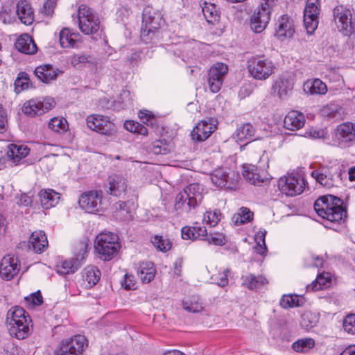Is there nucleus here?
<instances>
[{"mask_svg":"<svg viewBox=\"0 0 355 355\" xmlns=\"http://www.w3.org/2000/svg\"><path fill=\"white\" fill-rule=\"evenodd\" d=\"M267 283L266 278L262 275L255 276L252 274H249L242 277V286L250 290L258 289Z\"/></svg>","mask_w":355,"mask_h":355,"instance_id":"nucleus-40","label":"nucleus"},{"mask_svg":"<svg viewBox=\"0 0 355 355\" xmlns=\"http://www.w3.org/2000/svg\"><path fill=\"white\" fill-rule=\"evenodd\" d=\"M81 254H79L78 257L63 261L58 264L56 266L57 272L63 275L75 272L80 267L83 261L87 256L85 247L81 249Z\"/></svg>","mask_w":355,"mask_h":355,"instance_id":"nucleus-23","label":"nucleus"},{"mask_svg":"<svg viewBox=\"0 0 355 355\" xmlns=\"http://www.w3.org/2000/svg\"><path fill=\"white\" fill-rule=\"evenodd\" d=\"M343 328L345 331L355 334V314L348 315L343 321Z\"/></svg>","mask_w":355,"mask_h":355,"instance_id":"nucleus-59","label":"nucleus"},{"mask_svg":"<svg viewBox=\"0 0 355 355\" xmlns=\"http://www.w3.org/2000/svg\"><path fill=\"white\" fill-rule=\"evenodd\" d=\"M335 171L334 166L320 165L311 171V175L322 186L331 188L335 184Z\"/></svg>","mask_w":355,"mask_h":355,"instance_id":"nucleus-18","label":"nucleus"},{"mask_svg":"<svg viewBox=\"0 0 355 355\" xmlns=\"http://www.w3.org/2000/svg\"><path fill=\"white\" fill-rule=\"evenodd\" d=\"M210 179L217 187L232 189L238 182L239 175L230 168H218L211 173Z\"/></svg>","mask_w":355,"mask_h":355,"instance_id":"nucleus-11","label":"nucleus"},{"mask_svg":"<svg viewBox=\"0 0 355 355\" xmlns=\"http://www.w3.org/2000/svg\"><path fill=\"white\" fill-rule=\"evenodd\" d=\"M127 189V181L122 175L113 174L108 178L107 192L114 196H120Z\"/></svg>","mask_w":355,"mask_h":355,"instance_id":"nucleus-24","label":"nucleus"},{"mask_svg":"<svg viewBox=\"0 0 355 355\" xmlns=\"http://www.w3.org/2000/svg\"><path fill=\"white\" fill-rule=\"evenodd\" d=\"M24 300L28 306L41 305L43 303V298L40 291H37L29 296L25 297Z\"/></svg>","mask_w":355,"mask_h":355,"instance_id":"nucleus-57","label":"nucleus"},{"mask_svg":"<svg viewBox=\"0 0 355 355\" xmlns=\"http://www.w3.org/2000/svg\"><path fill=\"white\" fill-rule=\"evenodd\" d=\"M95 63V59L91 55L84 53L74 54L71 58V65L77 69H81L87 64L91 65Z\"/></svg>","mask_w":355,"mask_h":355,"instance_id":"nucleus-43","label":"nucleus"},{"mask_svg":"<svg viewBox=\"0 0 355 355\" xmlns=\"http://www.w3.org/2000/svg\"><path fill=\"white\" fill-rule=\"evenodd\" d=\"M135 208V205L132 201H119L116 203L115 216L121 220H129Z\"/></svg>","mask_w":355,"mask_h":355,"instance_id":"nucleus-37","label":"nucleus"},{"mask_svg":"<svg viewBox=\"0 0 355 355\" xmlns=\"http://www.w3.org/2000/svg\"><path fill=\"white\" fill-rule=\"evenodd\" d=\"M229 272V269H224L221 272L212 275L211 279L213 283L220 287H224L228 284L227 275Z\"/></svg>","mask_w":355,"mask_h":355,"instance_id":"nucleus-54","label":"nucleus"},{"mask_svg":"<svg viewBox=\"0 0 355 355\" xmlns=\"http://www.w3.org/2000/svg\"><path fill=\"white\" fill-rule=\"evenodd\" d=\"M15 46L19 52L25 54L33 55L37 51L35 42L28 34L21 35L17 40Z\"/></svg>","mask_w":355,"mask_h":355,"instance_id":"nucleus-29","label":"nucleus"},{"mask_svg":"<svg viewBox=\"0 0 355 355\" xmlns=\"http://www.w3.org/2000/svg\"><path fill=\"white\" fill-rule=\"evenodd\" d=\"M336 24L340 32L345 35H349L353 31L351 11L343 6H338L334 10Z\"/></svg>","mask_w":355,"mask_h":355,"instance_id":"nucleus-16","label":"nucleus"},{"mask_svg":"<svg viewBox=\"0 0 355 355\" xmlns=\"http://www.w3.org/2000/svg\"><path fill=\"white\" fill-rule=\"evenodd\" d=\"M292 80L284 75L279 76L274 83L272 90L279 98L285 99L293 89Z\"/></svg>","mask_w":355,"mask_h":355,"instance_id":"nucleus-26","label":"nucleus"},{"mask_svg":"<svg viewBox=\"0 0 355 355\" xmlns=\"http://www.w3.org/2000/svg\"><path fill=\"white\" fill-rule=\"evenodd\" d=\"M266 235V230H260L255 235V241L257 242V247L255 248L256 252L261 254L265 255L267 251L265 238Z\"/></svg>","mask_w":355,"mask_h":355,"instance_id":"nucleus-51","label":"nucleus"},{"mask_svg":"<svg viewBox=\"0 0 355 355\" xmlns=\"http://www.w3.org/2000/svg\"><path fill=\"white\" fill-rule=\"evenodd\" d=\"M336 137L339 146H351L355 142V124L351 122L340 124L337 126Z\"/></svg>","mask_w":355,"mask_h":355,"instance_id":"nucleus-19","label":"nucleus"},{"mask_svg":"<svg viewBox=\"0 0 355 355\" xmlns=\"http://www.w3.org/2000/svg\"><path fill=\"white\" fill-rule=\"evenodd\" d=\"M340 198L334 196H324L317 199L314 209L319 216L331 223L339 222L346 217L347 211Z\"/></svg>","mask_w":355,"mask_h":355,"instance_id":"nucleus-1","label":"nucleus"},{"mask_svg":"<svg viewBox=\"0 0 355 355\" xmlns=\"http://www.w3.org/2000/svg\"><path fill=\"white\" fill-rule=\"evenodd\" d=\"M38 196L42 207L46 209L55 207L60 198L59 193L50 189L41 190Z\"/></svg>","mask_w":355,"mask_h":355,"instance_id":"nucleus-32","label":"nucleus"},{"mask_svg":"<svg viewBox=\"0 0 355 355\" xmlns=\"http://www.w3.org/2000/svg\"><path fill=\"white\" fill-rule=\"evenodd\" d=\"M304 178L298 173H291L282 177L278 181V187L286 196L299 195L304 191Z\"/></svg>","mask_w":355,"mask_h":355,"instance_id":"nucleus-10","label":"nucleus"},{"mask_svg":"<svg viewBox=\"0 0 355 355\" xmlns=\"http://www.w3.org/2000/svg\"><path fill=\"white\" fill-rule=\"evenodd\" d=\"M223 81L218 78H214L208 75L207 83L212 93H217L221 88Z\"/></svg>","mask_w":355,"mask_h":355,"instance_id":"nucleus-61","label":"nucleus"},{"mask_svg":"<svg viewBox=\"0 0 355 355\" xmlns=\"http://www.w3.org/2000/svg\"><path fill=\"white\" fill-rule=\"evenodd\" d=\"M55 105L53 98H45L43 101L39 99H31L24 103L22 107V112L29 116H35L44 114Z\"/></svg>","mask_w":355,"mask_h":355,"instance_id":"nucleus-13","label":"nucleus"},{"mask_svg":"<svg viewBox=\"0 0 355 355\" xmlns=\"http://www.w3.org/2000/svg\"><path fill=\"white\" fill-rule=\"evenodd\" d=\"M271 11L260 6L254 10L250 20V28L253 32L261 33L266 28L270 20Z\"/></svg>","mask_w":355,"mask_h":355,"instance_id":"nucleus-17","label":"nucleus"},{"mask_svg":"<svg viewBox=\"0 0 355 355\" xmlns=\"http://www.w3.org/2000/svg\"><path fill=\"white\" fill-rule=\"evenodd\" d=\"M154 247L160 252H167L172 246L171 241L166 237L159 235H155L151 239Z\"/></svg>","mask_w":355,"mask_h":355,"instance_id":"nucleus-47","label":"nucleus"},{"mask_svg":"<svg viewBox=\"0 0 355 355\" xmlns=\"http://www.w3.org/2000/svg\"><path fill=\"white\" fill-rule=\"evenodd\" d=\"M303 89L311 95H322L327 93V87L324 83L318 78L308 80L304 83Z\"/></svg>","mask_w":355,"mask_h":355,"instance_id":"nucleus-35","label":"nucleus"},{"mask_svg":"<svg viewBox=\"0 0 355 355\" xmlns=\"http://www.w3.org/2000/svg\"><path fill=\"white\" fill-rule=\"evenodd\" d=\"M221 219V213L219 209L207 211L203 216V222L210 227H215Z\"/></svg>","mask_w":355,"mask_h":355,"instance_id":"nucleus-49","label":"nucleus"},{"mask_svg":"<svg viewBox=\"0 0 355 355\" xmlns=\"http://www.w3.org/2000/svg\"><path fill=\"white\" fill-rule=\"evenodd\" d=\"M331 277L329 272H322L318 275L316 279L311 284L306 286L307 291L322 290L328 287L331 283Z\"/></svg>","mask_w":355,"mask_h":355,"instance_id":"nucleus-42","label":"nucleus"},{"mask_svg":"<svg viewBox=\"0 0 355 355\" xmlns=\"http://www.w3.org/2000/svg\"><path fill=\"white\" fill-rule=\"evenodd\" d=\"M49 128L55 132H64L68 128V123L65 119L54 117L50 120Z\"/></svg>","mask_w":355,"mask_h":355,"instance_id":"nucleus-50","label":"nucleus"},{"mask_svg":"<svg viewBox=\"0 0 355 355\" xmlns=\"http://www.w3.org/2000/svg\"><path fill=\"white\" fill-rule=\"evenodd\" d=\"M318 317L316 315L306 312L302 315L301 325L305 329H310L314 327L318 322Z\"/></svg>","mask_w":355,"mask_h":355,"instance_id":"nucleus-53","label":"nucleus"},{"mask_svg":"<svg viewBox=\"0 0 355 355\" xmlns=\"http://www.w3.org/2000/svg\"><path fill=\"white\" fill-rule=\"evenodd\" d=\"M60 71L54 69L50 64H44L35 68L34 73L39 80L43 83H48L54 80L58 75Z\"/></svg>","mask_w":355,"mask_h":355,"instance_id":"nucleus-34","label":"nucleus"},{"mask_svg":"<svg viewBox=\"0 0 355 355\" xmlns=\"http://www.w3.org/2000/svg\"><path fill=\"white\" fill-rule=\"evenodd\" d=\"M122 286L126 290H133L136 286V281L134 275L125 274L124 279L121 282Z\"/></svg>","mask_w":355,"mask_h":355,"instance_id":"nucleus-62","label":"nucleus"},{"mask_svg":"<svg viewBox=\"0 0 355 355\" xmlns=\"http://www.w3.org/2000/svg\"><path fill=\"white\" fill-rule=\"evenodd\" d=\"M119 101L121 103L124 107L131 105L132 104V98L130 92L128 90L123 91L119 96Z\"/></svg>","mask_w":355,"mask_h":355,"instance_id":"nucleus-63","label":"nucleus"},{"mask_svg":"<svg viewBox=\"0 0 355 355\" xmlns=\"http://www.w3.org/2000/svg\"><path fill=\"white\" fill-rule=\"evenodd\" d=\"M31 320L21 307L15 306L7 313L6 324L10 336L17 339H24L31 333Z\"/></svg>","mask_w":355,"mask_h":355,"instance_id":"nucleus-2","label":"nucleus"},{"mask_svg":"<svg viewBox=\"0 0 355 355\" xmlns=\"http://www.w3.org/2000/svg\"><path fill=\"white\" fill-rule=\"evenodd\" d=\"M202 10L206 21L209 24H215L219 21L220 12L214 3L205 2Z\"/></svg>","mask_w":355,"mask_h":355,"instance_id":"nucleus-39","label":"nucleus"},{"mask_svg":"<svg viewBox=\"0 0 355 355\" xmlns=\"http://www.w3.org/2000/svg\"><path fill=\"white\" fill-rule=\"evenodd\" d=\"M101 272L94 266H88L82 272L83 284L86 288H92L100 280Z\"/></svg>","mask_w":355,"mask_h":355,"instance_id":"nucleus-30","label":"nucleus"},{"mask_svg":"<svg viewBox=\"0 0 355 355\" xmlns=\"http://www.w3.org/2000/svg\"><path fill=\"white\" fill-rule=\"evenodd\" d=\"M80 34L69 28H63L59 33V41L62 48H76Z\"/></svg>","mask_w":355,"mask_h":355,"instance_id":"nucleus-31","label":"nucleus"},{"mask_svg":"<svg viewBox=\"0 0 355 355\" xmlns=\"http://www.w3.org/2000/svg\"><path fill=\"white\" fill-rule=\"evenodd\" d=\"M78 26L85 35L96 33L100 28V20L97 14L89 7L82 4L78 10Z\"/></svg>","mask_w":355,"mask_h":355,"instance_id":"nucleus-8","label":"nucleus"},{"mask_svg":"<svg viewBox=\"0 0 355 355\" xmlns=\"http://www.w3.org/2000/svg\"><path fill=\"white\" fill-rule=\"evenodd\" d=\"M227 71L228 67L225 64L218 62L210 68L208 75L214 78L222 79V81H223Z\"/></svg>","mask_w":355,"mask_h":355,"instance_id":"nucleus-48","label":"nucleus"},{"mask_svg":"<svg viewBox=\"0 0 355 355\" xmlns=\"http://www.w3.org/2000/svg\"><path fill=\"white\" fill-rule=\"evenodd\" d=\"M182 306L184 310L191 313H199L203 309L201 303L193 300L183 301Z\"/></svg>","mask_w":355,"mask_h":355,"instance_id":"nucleus-55","label":"nucleus"},{"mask_svg":"<svg viewBox=\"0 0 355 355\" xmlns=\"http://www.w3.org/2000/svg\"><path fill=\"white\" fill-rule=\"evenodd\" d=\"M321 114L328 119H340L342 116V109L336 103H329L320 110Z\"/></svg>","mask_w":355,"mask_h":355,"instance_id":"nucleus-46","label":"nucleus"},{"mask_svg":"<svg viewBox=\"0 0 355 355\" xmlns=\"http://www.w3.org/2000/svg\"><path fill=\"white\" fill-rule=\"evenodd\" d=\"M304 123V116L297 111L289 112L284 119V127L293 131L300 129Z\"/></svg>","mask_w":355,"mask_h":355,"instance_id":"nucleus-33","label":"nucleus"},{"mask_svg":"<svg viewBox=\"0 0 355 355\" xmlns=\"http://www.w3.org/2000/svg\"><path fill=\"white\" fill-rule=\"evenodd\" d=\"M152 150L155 154H166L168 149L166 146H162L161 141H157L153 144Z\"/></svg>","mask_w":355,"mask_h":355,"instance_id":"nucleus-64","label":"nucleus"},{"mask_svg":"<svg viewBox=\"0 0 355 355\" xmlns=\"http://www.w3.org/2000/svg\"><path fill=\"white\" fill-rule=\"evenodd\" d=\"M182 238L185 240L201 239L207 236V229L202 226H184L181 230Z\"/></svg>","mask_w":355,"mask_h":355,"instance_id":"nucleus-36","label":"nucleus"},{"mask_svg":"<svg viewBox=\"0 0 355 355\" xmlns=\"http://www.w3.org/2000/svg\"><path fill=\"white\" fill-rule=\"evenodd\" d=\"M30 152L26 145L21 144H10L8 146L7 155L13 164L17 165Z\"/></svg>","mask_w":355,"mask_h":355,"instance_id":"nucleus-27","label":"nucleus"},{"mask_svg":"<svg viewBox=\"0 0 355 355\" xmlns=\"http://www.w3.org/2000/svg\"><path fill=\"white\" fill-rule=\"evenodd\" d=\"M253 213L247 207H241L232 216V220L236 225H240L251 221Z\"/></svg>","mask_w":355,"mask_h":355,"instance_id":"nucleus-44","label":"nucleus"},{"mask_svg":"<svg viewBox=\"0 0 355 355\" xmlns=\"http://www.w3.org/2000/svg\"><path fill=\"white\" fill-rule=\"evenodd\" d=\"M255 129L250 123H244L237 128L233 135L236 141H245L254 140Z\"/></svg>","mask_w":355,"mask_h":355,"instance_id":"nucleus-38","label":"nucleus"},{"mask_svg":"<svg viewBox=\"0 0 355 355\" xmlns=\"http://www.w3.org/2000/svg\"><path fill=\"white\" fill-rule=\"evenodd\" d=\"M214 122L215 121L213 119H209L207 120H202L197 123L191 132L192 139L203 141L209 138L216 129Z\"/></svg>","mask_w":355,"mask_h":355,"instance_id":"nucleus-22","label":"nucleus"},{"mask_svg":"<svg viewBox=\"0 0 355 355\" xmlns=\"http://www.w3.org/2000/svg\"><path fill=\"white\" fill-rule=\"evenodd\" d=\"M315 345V340L311 338H300L292 344V348L294 351L300 353L308 352Z\"/></svg>","mask_w":355,"mask_h":355,"instance_id":"nucleus-45","label":"nucleus"},{"mask_svg":"<svg viewBox=\"0 0 355 355\" xmlns=\"http://www.w3.org/2000/svg\"><path fill=\"white\" fill-rule=\"evenodd\" d=\"M86 122L90 130L102 135L110 136L116 130V126L107 116L98 114H90L87 117Z\"/></svg>","mask_w":355,"mask_h":355,"instance_id":"nucleus-12","label":"nucleus"},{"mask_svg":"<svg viewBox=\"0 0 355 355\" xmlns=\"http://www.w3.org/2000/svg\"><path fill=\"white\" fill-rule=\"evenodd\" d=\"M202 240L207 241L209 244L215 245H223L225 243L224 235L220 233L209 234V235L207 234V236L202 238Z\"/></svg>","mask_w":355,"mask_h":355,"instance_id":"nucleus-56","label":"nucleus"},{"mask_svg":"<svg viewBox=\"0 0 355 355\" xmlns=\"http://www.w3.org/2000/svg\"><path fill=\"white\" fill-rule=\"evenodd\" d=\"M88 346L87 338L83 335H76L62 340L55 351V355H81Z\"/></svg>","mask_w":355,"mask_h":355,"instance_id":"nucleus-9","label":"nucleus"},{"mask_svg":"<svg viewBox=\"0 0 355 355\" xmlns=\"http://www.w3.org/2000/svg\"><path fill=\"white\" fill-rule=\"evenodd\" d=\"M28 84L29 78L28 75L25 73H21L15 82V89L18 90L19 92V88H20V90L27 89L28 87Z\"/></svg>","mask_w":355,"mask_h":355,"instance_id":"nucleus-60","label":"nucleus"},{"mask_svg":"<svg viewBox=\"0 0 355 355\" xmlns=\"http://www.w3.org/2000/svg\"><path fill=\"white\" fill-rule=\"evenodd\" d=\"M4 355H21V349L10 340L3 344V352Z\"/></svg>","mask_w":355,"mask_h":355,"instance_id":"nucleus-58","label":"nucleus"},{"mask_svg":"<svg viewBox=\"0 0 355 355\" xmlns=\"http://www.w3.org/2000/svg\"><path fill=\"white\" fill-rule=\"evenodd\" d=\"M28 246L35 253L43 252L48 247V241L45 233L40 230L33 232L29 238Z\"/></svg>","mask_w":355,"mask_h":355,"instance_id":"nucleus-25","label":"nucleus"},{"mask_svg":"<svg viewBox=\"0 0 355 355\" xmlns=\"http://www.w3.org/2000/svg\"><path fill=\"white\" fill-rule=\"evenodd\" d=\"M279 304L284 309L300 306L298 296L295 295H284Z\"/></svg>","mask_w":355,"mask_h":355,"instance_id":"nucleus-52","label":"nucleus"},{"mask_svg":"<svg viewBox=\"0 0 355 355\" xmlns=\"http://www.w3.org/2000/svg\"><path fill=\"white\" fill-rule=\"evenodd\" d=\"M94 248L98 257L106 261L112 259L118 254L121 245L116 234L104 232L96 236Z\"/></svg>","mask_w":355,"mask_h":355,"instance_id":"nucleus-4","label":"nucleus"},{"mask_svg":"<svg viewBox=\"0 0 355 355\" xmlns=\"http://www.w3.org/2000/svg\"><path fill=\"white\" fill-rule=\"evenodd\" d=\"M269 166V158L265 153L259 160V166L245 164L243 166L244 178L253 185H260L267 180L266 171Z\"/></svg>","mask_w":355,"mask_h":355,"instance_id":"nucleus-7","label":"nucleus"},{"mask_svg":"<svg viewBox=\"0 0 355 355\" xmlns=\"http://www.w3.org/2000/svg\"><path fill=\"white\" fill-rule=\"evenodd\" d=\"M164 20L160 12L152 7H146L143 10L141 38L149 42L156 36L157 30L164 24Z\"/></svg>","mask_w":355,"mask_h":355,"instance_id":"nucleus-6","label":"nucleus"},{"mask_svg":"<svg viewBox=\"0 0 355 355\" xmlns=\"http://www.w3.org/2000/svg\"><path fill=\"white\" fill-rule=\"evenodd\" d=\"M18 18L25 25H31L34 21L33 8L26 0H20L16 7Z\"/></svg>","mask_w":355,"mask_h":355,"instance_id":"nucleus-28","label":"nucleus"},{"mask_svg":"<svg viewBox=\"0 0 355 355\" xmlns=\"http://www.w3.org/2000/svg\"><path fill=\"white\" fill-rule=\"evenodd\" d=\"M295 33L294 21L288 15H282L277 20L275 28V35L283 41L292 38Z\"/></svg>","mask_w":355,"mask_h":355,"instance_id":"nucleus-21","label":"nucleus"},{"mask_svg":"<svg viewBox=\"0 0 355 355\" xmlns=\"http://www.w3.org/2000/svg\"><path fill=\"white\" fill-rule=\"evenodd\" d=\"M319 1L307 0L304 10V24L307 33L312 34L318 25Z\"/></svg>","mask_w":355,"mask_h":355,"instance_id":"nucleus-14","label":"nucleus"},{"mask_svg":"<svg viewBox=\"0 0 355 355\" xmlns=\"http://www.w3.org/2000/svg\"><path fill=\"white\" fill-rule=\"evenodd\" d=\"M248 71L257 80H265L275 73L274 62L264 55H252L247 60Z\"/></svg>","mask_w":355,"mask_h":355,"instance_id":"nucleus-5","label":"nucleus"},{"mask_svg":"<svg viewBox=\"0 0 355 355\" xmlns=\"http://www.w3.org/2000/svg\"><path fill=\"white\" fill-rule=\"evenodd\" d=\"M102 191L97 190L83 193L79 198L78 204L81 209L88 213L98 211L101 207Z\"/></svg>","mask_w":355,"mask_h":355,"instance_id":"nucleus-15","label":"nucleus"},{"mask_svg":"<svg viewBox=\"0 0 355 355\" xmlns=\"http://www.w3.org/2000/svg\"><path fill=\"white\" fill-rule=\"evenodd\" d=\"M20 270V264L17 257L8 254L4 256L0 262V276L6 281L13 279Z\"/></svg>","mask_w":355,"mask_h":355,"instance_id":"nucleus-20","label":"nucleus"},{"mask_svg":"<svg viewBox=\"0 0 355 355\" xmlns=\"http://www.w3.org/2000/svg\"><path fill=\"white\" fill-rule=\"evenodd\" d=\"M155 268L150 262L141 263L137 269V274L144 283H149L155 275Z\"/></svg>","mask_w":355,"mask_h":355,"instance_id":"nucleus-41","label":"nucleus"},{"mask_svg":"<svg viewBox=\"0 0 355 355\" xmlns=\"http://www.w3.org/2000/svg\"><path fill=\"white\" fill-rule=\"evenodd\" d=\"M202 187L197 183L190 184L175 198V209L181 212H189L197 207L203 199Z\"/></svg>","mask_w":355,"mask_h":355,"instance_id":"nucleus-3","label":"nucleus"}]
</instances>
